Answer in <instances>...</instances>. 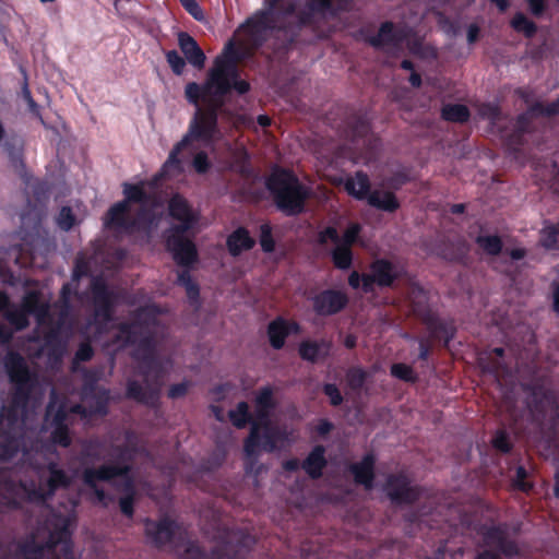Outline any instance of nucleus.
Listing matches in <instances>:
<instances>
[{"mask_svg":"<svg viewBox=\"0 0 559 559\" xmlns=\"http://www.w3.org/2000/svg\"><path fill=\"white\" fill-rule=\"evenodd\" d=\"M468 253V246L465 241L445 242L439 251L444 260L451 262H464Z\"/></svg>","mask_w":559,"mask_h":559,"instance_id":"obj_49","label":"nucleus"},{"mask_svg":"<svg viewBox=\"0 0 559 559\" xmlns=\"http://www.w3.org/2000/svg\"><path fill=\"white\" fill-rule=\"evenodd\" d=\"M522 390L527 393V406L532 412L545 414L548 406L556 408L557 401L555 392L547 388L542 379L523 383Z\"/></svg>","mask_w":559,"mask_h":559,"instance_id":"obj_18","label":"nucleus"},{"mask_svg":"<svg viewBox=\"0 0 559 559\" xmlns=\"http://www.w3.org/2000/svg\"><path fill=\"white\" fill-rule=\"evenodd\" d=\"M215 85L209 84V74L203 84H198L197 82H190L185 87V96L187 100L198 106L200 100H204L207 103V106H213L215 102H224L221 98H216L217 96L214 93Z\"/></svg>","mask_w":559,"mask_h":559,"instance_id":"obj_26","label":"nucleus"},{"mask_svg":"<svg viewBox=\"0 0 559 559\" xmlns=\"http://www.w3.org/2000/svg\"><path fill=\"white\" fill-rule=\"evenodd\" d=\"M64 528L50 530L48 538L44 543H36L32 540L23 546V551L26 559H41L45 551H52L57 548L60 540L66 536Z\"/></svg>","mask_w":559,"mask_h":559,"instance_id":"obj_29","label":"nucleus"},{"mask_svg":"<svg viewBox=\"0 0 559 559\" xmlns=\"http://www.w3.org/2000/svg\"><path fill=\"white\" fill-rule=\"evenodd\" d=\"M94 354L95 352L90 341L81 342L74 354L71 369L73 371L79 370V364L90 361L94 357Z\"/></svg>","mask_w":559,"mask_h":559,"instance_id":"obj_61","label":"nucleus"},{"mask_svg":"<svg viewBox=\"0 0 559 559\" xmlns=\"http://www.w3.org/2000/svg\"><path fill=\"white\" fill-rule=\"evenodd\" d=\"M177 285L185 288L188 300L191 305L200 304V286L193 281L189 270H181L177 274Z\"/></svg>","mask_w":559,"mask_h":559,"instance_id":"obj_48","label":"nucleus"},{"mask_svg":"<svg viewBox=\"0 0 559 559\" xmlns=\"http://www.w3.org/2000/svg\"><path fill=\"white\" fill-rule=\"evenodd\" d=\"M263 429V435L260 439V447L267 453H273L277 449V442L284 439V433L277 428L271 426Z\"/></svg>","mask_w":559,"mask_h":559,"instance_id":"obj_57","label":"nucleus"},{"mask_svg":"<svg viewBox=\"0 0 559 559\" xmlns=\"http://www.w3.org/2000/svg\"><path fill=\"white\" fill-rule=\"evenodd\" d=\"M341 0H306L304 9L297 13V28L311 27L317 17L336 16L342 10Z\"/></svg>","mask_w":559,"mask_h":559,"instance_id":"obj_16","label":"nucleus"},{"mask_svg":"<svg viewBox=\"0 0 559 559\" xmlns=\"http://www.w3.org/2000/svg\"><path fill=\"white\" fill-rule=\"evenodd\" d=\"M503 356L504 348L502 347L484 350L478 356V365L483 372L498 378L500 372L507 368L506 364L501 360Z\"/></svg>","mask_w":559,"mask_h":559,"instance_id":"obj_31","label":"nucleus"},{"mask_svg":"<svg viewBox=\"0 0 559 559\" xmlns=\"http://www.w3.org/2000/svg\"><path fill=\"white\" fill-rule=\"evenodd\" d=\"M103 442L98 439H88L82 442L80 462L82 465L94 464L100 461Z\"/></svg>","mask_w":559,"mask_h":559,"instance_id":"obj_46","label":"nucleus"},{"mask_svg":"<svg viewBox=\"0 0 559 559\" xmlns=\"http://www.w3.org/2000/svg\"><path fill=\"white\" fill-rule=\"evenodd\" d=\"M250 43L254 48H260L266 40L267 34L272 31H281L285 27L281 25L274 13L271 11H261L249 17L241 26Z\"/></svg>","mask_w":559,"mask_h":559,"instance_id":"obj_15","label":"nucleus"},{"mask_svg":"<svg viewBox=\"0 0 559 559\" xmlns=\"http://www.w3.org/2000/svg\"><path fill=\"white\" fill-rule=\"evenodd\" d=\"M21 307L28 316L34 314L38 322H43L49 316V305L41 300V294L38 290L26 292Z\"/></svg>","mask_w":559,"mask_h":559,"instance_id":"obj_32","label":"nucleus"},{"mask_svg":"<svg viewBox=\"0 0 559 559\" xmlns=\"http://www.w3.org/2000/svg\"><path fill=\"white\" fill-rule=\"evenodd\" d=\"M70 405L66 400L57 402L56 393L52 392L46 407L45 420L51 428L50 440L61 448H69L72 444V437L69 426L73 423Z\"/></svg>","mask_w":559,"mask_h":559,"instance_id":"obj_7","label":"nucleus"},{"mask_svg":"<svg viewBox=\"0 0 559 559\" xmlns=\"http://www.w3.org/2000/svg\"><path fill=\"white\" fill-rule=\"evenodd\" d=\"M347 129L352 142L357 143L359 140H365L369 135L371 124L366 116L356 114L348 119Z\"/></svg>","mask_w":559,"mask_h":559,"instance_id":"obj_44","label":"nucleus"},{"mask_svg":"<svg viewBox=\"0 0 559 559\" xmlns=\"http://www.w3.org/2000/svg\"><path fill=\"white\" fill-rule=\"evenodd\" d=\"M300 325L296 321H288L283 317H277L267 324L266 333L272 348L280 350L284 347L286 338L290 334H297Z\"/></svg>","mask_w":559,"mask_h":559,"instance_id":"obj_22","label":"nucleus"},{"mask_svg":"<svg viewBox=\"0 0 559 559\" xmlns=\"http://www.w3.org/2000/svg\"><path fill=\"white\" fill-rule=\"evenodd\" d=\"M441 118L448 122L465 123L471 118V111L463 104H445L441 108Z\"/></svg>","mask_w":559,"mask_h":559,"instance_id":"obj_47","label":"nucleus"},{"mask_svg":"<svg viewBox=\"0 0 559 559\" xmlns=\"http://www.w3.org/2000/svg\"><path fill=\"white\" fill-rule=\"evenodd\" d=\"M310 301L312 310L318 317H332L348 306L349 298L343 290L326 288L313 295Z\"/></svg>","mask_w":559,"mask_h":559,"instance_id":"obj_17","label":"nucleus"},{"mask_svg":"<svg viewBox=\"0 0 559 559\" xmlns=\"http://www.w3.org/2000/svg\"><path fill=\"white\" fill-rule=\"evenodd\" d=\"M254 406L257 408L271 411L275 408L276 402L274 400V390L271 385H265L259 389L254 399Z\"/></svg>","mask_w":559,"mask_h":559,"instance_id":"obj_60","label":"nucleus"},{"mask_svg":"<svg viewBox=\"0 0 559 559\" xmlns=\"http://www.w3.org/2000/svg\"><path fill=\"white\" fill-rule=\"evenodd\" d=\"M141 373L146 378H152L155 382L163 380L165 369L163 361L157 354L151 356H138Z\"/></svg>","mask_w":559,"mask_h":559,"instance_id":"obj_41","label":"nucleus"},{"mask_svg":"<svg viewBox=\"0 0 559 559\" xmlns=\"http://www.w3.org/2000/svg\"><path fill=\"white\" fill-rule=\"evenodd\" d=\"M332 263L341 271L349 270L353 265L354 253L352 248L336 245L330 252Z\"/></svg>","mask_w":559,"mask_h":559,"instance_id":"obj_51","label":"nucleus"},{"mask_svg":"<svg viewBox=\"0 0 559 559\" xmlns=\"http://www.w3.org/2000/svg\"><path fill=\"white\" fill-rule=\"evenodd\" d=\"M143 524L146 538L156 548L175 547L182 539L180 525L167 515L159 520L146 518Z\"/></svg>","mask_w":559,"mask_h":559,"instance_id":"obj_9","label":"nucleus"},{"mask_svg":"<svg viewBox=\"0 0 559 559\" xmlns=\"http://www.w3.org/2000/svg\"><path fill=\"white\" fill-rule=\"evenodd\" d=\"M328 465L325 448L321 444L314 445L301 463V468L311 479H319Z\"/></svg>","mask_w":559,"mask_h":559,"instance_id":"obj_30","label":"nucleus"},{"mask_svg":"<svg viewBox=\"0 0 559 559\" xmlns=\"http://www.w3.org/2000/svg\"><path fill=\"white\" fill-rule=\"evenodd\" d=\"M255 239L250 235L248 228L237 227L226 238V248L228 253L236 258L245 251H250L255 246Z\"/></svg>","mask_w":559,"mask_h":559,"instance_id":"obj_27","label":"nucleus"},{"mask_svg":"<svg viewBox=\"0 0 559 559\" xmlns=\"http://www.w3.org/2000/svg\"><path fill=\"white\" fill-rule=\"evenodd\" d=\"M141 373L146 378H152L155 382L163 380L165 369L163 361L157 354L151 356H138Z\"/></svg>","mask_w":559,"mask_h":559,"instance_id":"obj_39","label":"nucleus"},{"mask_svg":"<svg viewBox=\"0 0 559 559\" xmlns=\"http://www.w3.org/2000/svg\"><path fill=\"white\" fill-rule=\"evenodd\" d=\"M344 189L348 195L358 201H368L372 193L370 178L362 170H357L354 175L346 177Z\"/></svg>","mask_w":559,"mask_h":559,"instance_id":"obj_28","label":"nucleus"},{"mask_svg":"<svg viewBox=\"0 0 559 559\" xmlns=\"http://www.w3.org/2000/svg\"><path fill=\"white\" fill-rule=\"evenodd\" d=\"M141 373L146 378H152L155 382L163 380L165 369L163 361L157 354L151 356H138Z\"/></svg>","mask_w":559,"mask_h":559,"instance_id":"obj_40","label":"nucleus"},{"mask_svg":"<svg viewBox=\"0 0 559 559\" xmlns=\"http://www.w3.org/2000/svg\"><path fill=\"white\" fill-rule=\"evenodd\" d=\"M168 214L179 224H174L165 231H174L176 234H189L200 219V215L190 205L189 201L181 194H174L168 201Z\"/></svg>","mask_w":559,"mask_h":559,"instance_id":"obj_14","label":"nucleus"},{"mask_svg":"<svg viewBox=\"0 0 559 559\" xmlns=\"http://www.w3.org/2000/svg\"><path fill=\"white\" fill-rule=\"evenodd\" d=\"M223 105L224 102L217 100L213 106H207L205 109H197L189 122L187 132L174 145L163 164V174L169 175L174 173L179 175L183 173V160L179 155L183 150L192 146L193 142H198L205 147L214 145L221 133L218 128V110Z\"/></svg>","mask_w":559,"mask_h":559,"instance_id":"obj_2","label":"nucleus"},{"mask_svg":"<svg viewBox=\"0 0 559 559\" xmlns=\"http://www.w3.org/2000/svg\"><path fill=\"white\" fill-rule=\"evenodd\" d=\"M131 206L127 202H117L112 204L104 216V226L106 229L131 235L142 228L143 225H151L153 215L150 211L141 207L135 217L130 215Z\"/></svg>","mask_w":559,"mask_h":559,"instance_id":"obj_6","label":"nucleus"},{"mask_svg":"<svg viewBox=\"0 0 559 559\" xmlns=\"http://www.w3.org/2000/svg\"><path fill=\"white\" fill-rule=\"evenodd\" d=\"M368 378V373L361 367H352L346 372V383L352 391L359 392Z\"/></svg>","mask_w":559,"mask_h":559,"instance_id":"obj_59","label":"nucleus"},{"mask_svg":"<svg viewBox=\"0 0 559 559\" xmlns=\"http://www.w3.org/2000/svg\"><path fill=\"white\" fill-rule=\"evenodd\" d=\"M187 235L164 231V239L166 249L171 254L175 263L182 270L191 272L199 262V251L194 241Z\"/></svg>","mask_w":559,"mask_h":559,"instance_id":"obj_10","label":"nucleus"},{"mask_svg":"<svg viewBox=\"0 0 559 559\" xmlns=\"http://www.w3.org/2000/svg\"><path fill=\"white\" fill-rule=\"evenodd\" d=\"M383 491L394 506H412L421 498L423 488L412 485L409 477L403 473H392L385 478Z\"/></svg>","mask_w":559,"mask_h":559,"instance_id":"obj_8","label":"nucleus"},{"mask_svg":"<svg viewBox=\"0 0 559 559\" xmlns=\"http://www.w3.org/2000/svg\"><path fill=\"white\" fill-rule=\"evenodd\" d=\"M52 530H61L64 528L66 536L62 540L59 542L58 546L60 545V554L56 556L55 558H61V559H74L73 556V543L71 539V532L69 530V521L67 518L63 516H57L55 518L52 522Z\"/></svg>","mask_w":559,"mask_h":559,"instance_id":"obj_45","label":"nucleus"},{"mask_svg":"<svg viewBox=\"0 0 559 559\" xmlns=\"http://www.w3.org/2000/svg\"><path fill=\"white\" fill-rule=\"evenodd\" d=\"M370 271L376 285L381 288L392 287L401 277V273L395 265L388 259H376L370 264Z\"/></svg>","mask_w":559,"mask_h":559,"instance_id":"obj_24","label":"nucleus"},{"mask_svg":"<svg viewBox=\"0 0 559 559\" xmlns=\"http://www.w3.org/2000/svg\"><path fill=\"white\" fill-rule=\"evenodd\" d=\"M347 471L353 475L356 485H361L366 490L374 487L376 478V456L373 453H367L359 462L350 463Z\"/></svg>","mask_w":559,"mask_h":559,"instance_id":"obj_23","label":"nucleus"},{"mask_svg":"<svg viewBox=\"0 0 559 559\" xmlns=\"http://www.w3.org/2000/svg\"><path fill=\"white\" fill-rule=\"evenodd\" d=\"M265 187L276 209L286 216H296L304 212L309 190L293 170L275 167L266 178Z\"/></svg>","mask_w":559,"mask_h":559,"instance_id":"obj_3","label":"nucleus"},{"mask_svg":"<svg viewBox=\"0 0 559 559\" xmlns=\"http://www.w3.org/2000/svg\"><path fill=\"white\" fill-rule=\"evenodd\" d=\"M95 317L110 322L118 304V293L110 288L102 275L93 276L90 284Z\"/></svg>","mask_w":559,"mask_h":559,"instance_id":"obj_12","label":"nucleus"},{"mask_svg":"<svg viewBox=\"0 0 559 559\" xmlns=\"http://www.w3.org/2000/svg\"><path fill=\"white\" fill-rule=\"evenodd\" d=\"M425 322L428 326L431 337L438 338V340H443L445 346L453 338L454 330L445 321L439 319L438 317H436L433 314H428L425 318Z\"/></svg>","mask_w":559,"mask_h":559,"instance_id":"obj_43","label":"nucleus"},{"mask_svg":"<svg viewBox=\"0 0 559 559\" xmlns=\"http://www.w3.org/2000/svg\"><path fill=\"white\" fill-rule=\"evenodd\" d=\"M126 396L147 406H153L158 401V392L156 390L143 388L136 380H129L127 382Z\"/></svg>","mask_w":559,"mask_h":559,"instance_id":"obj_36","label":"nucleus"},{"mask_svg":"<svg viewBox=\"0 0 559 559\" xmlns=\"http://www.w3.org/2000/svg\"><path fill=\"white\" fill-rule=\"evenodd\" d=\"M81 371L83 380L81 394H88L102 388L98 386V382L103 376V369L100 367L82 368Z\"/></svg>","mask_w":559,"mask_h":559,"instance_id":"obj_53","label":"nucleus"},{"mask_svg":"<svg viewBox=\"0 0 559 559\" xmlns=\"http://www.w3.org/2000/svg\"><path fill=\"white\" fill-rule=\"evenodd\" d=\"M362 39L373 48H382L383 46H399L403 43L405 36L401 29H397L393 22H383L377 35H369L364 28L359 29Z\"/></svg>","mask_w":559,"mask_h":559,"instance_id":"obj_21","label":"nucleus"},{"mask_svg":"<svg viewBox=\"0 0 559 559\" xmlns=\"http://www.w3.org/2000/svg\"><path fill=\"white\" fill-rule=\"evenodd\" d=\"M480 534L485 544L495 547L497 551L491 549L481 550L475 559H503L502 556L512 559L520 556L521 549L518 542L509 537L508 523L484 525Z\"/></svg>","mask_w":559,"mask_h":559,"instance_id":"obj_5","label":"nucleus"},{"mask_svg":"<svg viewBox=\"0 0 559 559\" xmlns=\"http://www.w3.org/2000/svg\"><path fill=\"white\" fill-rule=\"evenodd\" d=\"M391 374L405 382L415 383L418 380L416 372L406 364L397 362L391 366Z\"/></svg>","mask_w":559,"mask_h":559,"instance_id":"obj_64","label":"nucleus"},{"mask_svg":"<svg viewBox=\"0 0 559 559\" xmlns=\"http://www.w3.org/2000/svg\"><path fill=\"white\" fill-rule=\"evenodd\" d=\"M124 199L121 202H127V205L131 206V203H145L148 199L146 191L140 185H123Z\"/></svg>","mask_w":559,"mask_h":559,"instance_id":"obj_58","label":"nucleus"},{"mask_svg":"<svg viewBox=\"0 0 559 559\" xmlns=\"http://www.w3.org/2000/svg\"><path fill=\"white\" fill-rule=\"evenodd\" d=\"M538 243L546 250H559V222L543 227Z\"/></svg>","mask_w":559,"mask_h":559,"instance_id":"obj_52","label":"nucleus"},{"mask_svg":"<svg viewBox=\"0 0 559 559\" xmlns=\"http://www.w3.org/2000/svg\"><path fill=\"white\" fill-rule=\"evenodd\" d=\"M228 417L237 429H243L252 421V414L249 411L248 403L245 401L239 402L235 409H230Z\"/></svg>","mask_w":559,"mask_h":559,"instance_id":"obj_56","label":"nucleus"},{"mask_svg":"<svg viewBox=\"0 0 559 559\" xmlns=\"http://www.w3.org/2000/svg\"><path fill=\"white\" fill-rule=\"evenodd\" d=\"M331 343L321 341H302L298 353L301 359L309 362H317L319 358H324L330 354Z\"/></svg>","mask_w":559,"mask_h":559,"instance_id":"obj_34","label":"nucleus"},{"mask_svg":"<svg viewBox=\"0 0 559 559\" xmlns=\"http://www.w3.org/2000/svg\"><path fill=\"white\" fill-rule=\"evenodd\" d=\"M47 471L49 472V477L45 485L48 489V496L53 497L58 489L68 488L71 485V477L63 469L59 468L56 462H49Z\"/></svg>","mask_w":559,"mask_h":559,"instance_id":"obj_37","label":"nucleus"},{"mask_svg":"<svg viewBox=\"0 0 559 559\" xmlns=\"http://www.w3.org/2000/svg\"><path fill=\"white\" fill-rule=\"evenodd\" d=\"M128 467L116 464H102L97 467L86 466L83 468L81 479L83 484L93 491L98 502L105 503L107 499L106 491L98 486L99 481L112 483L118 476L127 475Z\"/></svg>","mask_w":559,"mask_h":559,"instance_id":"obj_11","label":"nucleus"},{"mask_svg":"<svg viewBox=\"0 0 559 559\" xmlns=\"http://www.w3.org/2000/svg\"><path fill=\"white\" fill-rule=\"evenodd\" d=\"M2 314L14 331H23L29 324L28 314L21 306L17 307L12 302L11 306L7 308Z\"/></svg>","mask_w":559,"mask_h":559,"instance_id":"obj_50","label":"nucleus"},{"mask_svg":"<svg viewBox=\"0 0 559 559\" xmlns=\"http://www.w3.org/2000/svg\"><path fill=\"white\" fill-rule=\"evenodd\" d=\"M371 192L367 201L371 207L386 213H394L401 207V202L393 191L374 189Z\"/></svg>","mask_w":559,"mask_h":559,"instance_id":"obj_33","label":"nucleus"},{"mask_svg":"<svg viewBox=\"0 0 559 559\" xmlns=\"http://www.w3.org/2000/svg\"><path fill=\"white\" fill-rule=\"evenodd\" d=\"M510 25L515 32L522 33L528 39L533 38L537 33V25L522 12L514 14Z\"/></svg>","mask_w":559,"mask_h":559,"instance_id":"obj_55","label":"nucleus"},{"mask_svg":"<svg viewBox=\"0 0 559 559\" xmlns=\"http://www.w3.org/2000/svg\"><path fill=\"white\" fill-rule=\"evenodd\" d=\"M178 45L187 62L198 70L204 68L206 60L205 53L190 34L180 32L178 34Z\"/></svg>","mask_w":559,"mask_h":559,"instance_id":"obj_25","label":"nucleus"},{"mask_svg":"<svg viewBox=\"0 0 559 559\" xmlns=\"http://www.w3.org/2000/svg\"><path fill=\"white\" fill-rule=\"evenodd\" d=\"M252 55L251 50L247 47L238 46L230 39L224 47L223 52L214 60L212 68V76L215 81L221 78L222 70H235V64H239Z\"/></svg>","mask_w":559,"mask_h":559,"instance_id":"obj_19","label":"nucleus"},{"mask_svg":"<svg viewBox=\"0 0 559 559\" xmlns=\"http://www.w3.org/2000/svg\"><path fill=\"white\" fill-rule=\"evenodd\" d=\"M141 373L146 378H152L155 382L163 380L165 369L163 361L157 354L151 356H138Z\"/></svg>","mask_w":559,"mask_h":559,"instance_id":"obj_42","label":"nucleus"},{"mask_svg":"<svg viewBox=\"0 0 559 559\" xmlns=\"http://www.w3.org/2000/svg\"><path fill=\"white\" fill-rule=\"evenodd\" d=\"M475 242L488 255H499L503 250V242L498 235H478Z\"/></svg>","mask_w":559,"mask_h":559,"instance_id":"obj_54","label":"nucleus"},{"mask_svg":"<svg viewBox=\"0 0 559 559\" xmlns=\"http://www.w3.org/2000/svg\"><path fill=\"white\" fill-rule=\"evenodd\" d=\"M530 111L536 116L555 117L559 116V96L551 103L544 104L536 102L530 107Z\"/></svg>","mask_w":559,"mask_h":559,"instance_id":"obj_62","label":"nucleus"},{"mask_svg":"<svg viewBox=\"0 0 559 559\" xmlns=\"http://www.w3.org/2000/svg\"><path fill=\"white\" fill-rule=\"evenodd\" d=\"M155 312L150 307H140L132 312L131 322H121L117 325L118 334L116 340L126 345H136L133 358L138 356H151L157 354V344L154 335L147 333L142 335L140 328L151 325L155 322Z\"/></svg>","mask_w":559,"mask_h":559,"instance_id":"obj_4","label":"nucleus"},{"mask_svg":"<svg viewBox=\"0 0 559 559\" xmlns=\"http://www.w3.org/2000/svg\"><path fill=\"white\" fill-rule=\"evenodd\" d=\"M212 69L209 70V84L215 85V95L216 98H221L224 100V97L230 93V83L234 80H241L239 74L238 64H235V70H222L221 78L215 81L212 76Z\"/></svg>","mask_w":559,"mask_h":559,"instance_id":"obj_38","label":"nucleus"},{"mask_svg":"<svg viewBox=\"0 0 559 559\" xmlns=\"http://www.w3.org/2000/svg\"><path fill=\"white\" fill-rule=\"evenodd\" d=\"M5 371L12 384L11 404L0 413V439L5 450H17V411H25L33 390L38 384L36 372L32 371L19 353H9L4 361Z\"/></svg>","mask_w":559,"mask_h":559,"instance_id":"obj_1","label":"nucleus"},{"mask_svg":"<svg viewBox=\"0 0 559 559\" xmlns=\"http://www.w3.org/2000/svg\"><path fill=\"white\" fill-rule=\"evenodd\" d=\"M269 11L273 12L278 23L285 27L284 32L297 33L300 31L297 28L298 12H296V4L294 2L284 3L282 0L278 7H270Z\"/></svg>","mask_w":559,"mask_h":559,"instance_id":"obj_35","label":"nucleus"},{"mask_svg":"<svg viewBox=\"0 0 559 559\" xmlns=\"http://www.w3.org/2000/svg\"><path fill=\"white\" fill-rule=\"evenodd\" d=\"M82 400L86 403V405L80 403L70 405V411L75 415H80L85 418L96 415H107L109 404V390L106 388H100L88 394H82Z\"/></svg>","mask_w":559,"mask_h":559,"instance_id":"obj_20","label":"nucleus"},{"mask_svg":"<svg viewBox=\"0 0 559 559\" xmlns=\"http://www.w3.org/2000/svg\"><path fill=\"white\" fill-rule=\"evenodd\" d=\"M271 409H263L254 407V416L250 421L251 428L248 437L243 441V455L246 469L251 471L257 464L260 455V430L261 428L271 427Z\"/></svg>","mask_w":559,"mask_h":559,"instance_id":"obj_13","label":"nucleus"},{"mask_svg":"<svg viewBox=\"0 0 559 559\" xmlns=\"http://www.w3.org/2000/svg\"><path fill=\"white\" fill-rule=\"evenodd\" d=\"M528 473L526 468L523 465H519L515 468V475L512 478V487L515 490L522 491V492H530L534 485L530 480H527Z\"/></svg>","mask_w":559,"mask_h":559,"instance_id":"obj_63","label":"nucleus"}]
</instances>
